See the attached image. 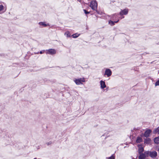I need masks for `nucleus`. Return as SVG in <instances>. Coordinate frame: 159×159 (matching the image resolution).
<instances>
[{
  "label": "nucleus",
  "mask_w": 159,
  "mask_h": 159,
  "mask_svg": "<svg viewBox=\"0 0 159 159\" xmlns=\"http://www.w3.org/2000/svg\"><path fill=\"white\" fill-rule=\"evenodd\" d=\"M74 81L75 82L76 84L79 85L80 84H82V82L85 81V78H80L79 79H75Z\"/></svg>",
  "instance_id": "f257e3e1"
},
{
  "label": "nucleus",
  "mask_w": 159,
  "mask_h": 159,
  "mask_svg": "<svg viewBox=\"0 0 159 159\" xmlns=\"http://www.w3.org/2000/svg\"><path fill=\"white\" fill-rule=\"evenodd\" d=\"M90 7L93 10H96V11H97L96 10L97 8V3L96 1H91L90 5Z\"/></svg>",
  "instance_id": "f03ea898"
},
{
  "label": "nucleus",
  "mask_w": 159,
  "mask_h": 159,
  "mask_svg": "<svg viewBox=\"0 0 159 159\" xmlns=\"http://www.w3.org/2000/svg\"><path fill=\"white\" fill-rule=\"evenodd\" d=\"M129 10L127 8H125L124 10H121V11L119 13V15L121 16L123 15H127L128 13Z\"/></svg>",
  "instance_id": "7ed1b4c3"
},
{
  "label": "nucleus",
  "mask_w": 159,
  "mask_h": 159,
  "mask_svg": "<svg viewBox=\"0 0 159 159\" xmlns=\"http://www.w3.org/2000/svg\"><path fill=\"white\" fill-rule=\"evenodd\" d=\"M56 52V51L54 49H50L46 50V53L47 54L53 55L55 54Z\"/></svg>",
  "instance_id": "20e7f679"
},
{
  "label": "nucleus",
  "mask_w": 159,
  "mask_h": 159,
  "mask_svg": "<svg viewBox=\"0 0 159 159\" xmlns=\"http://www.w3.org/2000/svg\"><path fill=\"white\" fill-rule=\"evenodd\" d=\"M112 74L111 70L109 69H106L105 70L104 75H107V77L110 76Z\"/></svg>",
  "instance_id": "39448f33"
},
{
  "label": "nucleus",
  "mask_w": 159,
  "mask_h": 159,
  "mask_svg": "<svg viewBox=\"0 0 159 159\" xmlns=\"http://www.w3.org/2000/svg\"><path fill=\"white\" fill-rule=\"evenodd\" d=\"M157 156V152L156 151H150V157L152 158H156Z\"/></svg>",
  "instance_id": "423d86ee"
},
{
  "label": "nucleus",
  "mask_w": 159,
  "mask_h": 159,
  "mask_svg": "<svg viewBox=\"0 0 159 159\" xmlns=\"http://www.w3.org/2000/svg\"><path fill=\"white\" fill-rule=\"evenodd\" d=\"M6 10V8L2 5H0V14H2Z\"/></svg>",
  "instance_id": "0eeeda50"
},
{
  "label": "nucleus",
  "mask_w": 159,
  "mask_h": 159,
  "mask_svg": "<svg viewBox=\"0 0 159 159\" xmlns=\"http://www.w3.org/2000/svg\"><path fill=\"white\" fill-rule=\"evenodd\" d=\"M150 129H148L146 130L144 133V136L146 138L148 137L149 136L151 132Z\"/></svg>",
  "instance_id": "6e6552de"
},
{
  "label": "nucleus",
  "mask_w": 159,
  "mask_h": 159,
  "mask_svg": "<svg viewBox=\"0 0 159 159\" xmlns=\"http://www.w3.org/2000/svg\"><path fill=\"white\" fill-rule=\"evenodd\" d=\"M100 84L101 86L100 87L101 89H104L106 87L105 83L104 81L102 80L100 81Z\"/></svg>",
  "instance_id": "1a4fd4ad"
},
{
  "label": "nucleus",
  "mask_w": 159,
  "mask_h": 159,
  "mask_svg": "<svg viewBox=\"0 0 159 159\" xmlns=\"http://www.w3.org/2000/svg\"><path fill=\"white\" fill-rule=\"evenodd\" d=\"M39 24L40 25H42L43 27H46L48 26H49L48 24H46L45 22H40L39 23Z\"/></svg>",
  "instance_id": "9d476101"
},
{
  "label": "nucleus",
  "mask_w": 159,
  "mask_h": 159,
  "mask_svg": "<svg viewBox=\"0 0 159 159\" xmlns=\"http://www.w3.org/2000/svg\"><path fill=\"white\" fill-rule=\"evenodd\" d=\"M146 157L145 154L144 153H142L140 154L139 157V159H144Z\"/></svg>",
  "instance_id": "9b49d317"
},
{
  "label": "nucleus",
  "mask_w": 159,
  "mask_h": 159,
  "mask_svg": "<svg viewBox=\"0 0 159 159\" xmlns=\"http://www.w3.org/2000/svg\"><path fill=\"white\" fill-rule=\"evenodd\" d=\"M119 20H118L117 21H116L113 22L111 20H110L109 21V24L110 25H111L112 26L113 25L115 24V23H117L118 21Z\"/></svg>",
  "instance_id": "f8f14e48"
},
{
  "label": "nucleus",
  "mask_w": 159,
  "mask_h": 159,
  "mask_svg": "<svg viewBox=\"0 0 159 159\" xmlns=\"http://www.w3.org/2000/svg\"><path fill=\"white\" fill-rule=\"evenodd\" d=\"M142 139L141 137H138L137 138V139L136 140V143H140L141 142H142Z\"/></svg>",
  "instance_id": "ddd939ff"
},
{
  "label": "nucleus",
  "mask_w": 159,
  "mask_h": 159,
  "mask_svg": "<svg viewBox=\"0 0 159 159\" xmlns=\"http://www.w3.org/2000/svg\"><path fill=\"white\" fill-rule=\"evenodd\" d=\"M154 141L155 143L156 144L159 143V136L155 138L154 139Z\"/></svg>",
  "instance_id": "4468645a"
},
{
  "label": "nucleus",
  "mask_w": 159,
  "mask_h": 159,
  "mask_svg": "<svg viewBox=\"0 0 159 159\" xmlns=\"http://www.w3.org/2000/svg\"><path fill=\"white\" fill-rule=\"evenodd\" d=\"M150 151H146L144 152V153L146 157H148L149 156H150Z\"/></svg>",
  "instance_id": "2eb2a0df"
},
{
  "label": "nucleus",
  "mask_w": 159,
  "mask_h": 159,
  "mask_svg": "<svg viewBox=\"0 0 159 159\" xmlns=\"http://www.w3.org/2000/svg\"><path fill=\"white\" fill-rule=\"evenodd\" d=\"M151 140L149 138H147L145 139L144 143L147 144H149L151 142Z\"/></svg>",
  "instance_id": "dca6fc26"
},
{
  "label": "nucleus",
  "mask_w": 159,
  "mask_h": 159,
  "mask_svg": "<svg viewBox=\"0 0 159 159\" xmlns=\"http://www.w3.org/2000/svg\"><path fill=\"white\" fill-rule=\"evenodd\" d=\"M153 132L154 133H158V134H159V128H157L155 129L153 131Z\"/></svg>",
  "instance_id": "f3484780"
},
{
  "label": "nucleus",
  "mask_w": 159,
  "mask_h": 159,
  "mask_svg": "<svg viewBox=\"0 0 159 159\" xmlns=\"http://www.w3.org/2000/svg\"><path fill=\"white\" fill-rule=\"evenodd\" d=\"M80 35V34H78V33H76V34H73L72 35V36L73 37V38H76L77 37H78Z\"/></svg>",
  "instance_id": "a211bd4d"
},
{
  "label": "nucleus",
  "mask_w": 159,
  "mask_h": 159,
  "mask_svg": "<svg viewBox=\"0 0 159 159\" xmlns=\"http://www.w3.org/2000/svg\"><path fill=\"white\" fill-rule=\"evenodd\" d=\"M144 151V149L143 148H139V150H138V152L139 153L141 154L142 153V152Z\"/></svg>",
  "instance_id": "6ab92c4d"
},
{
  "label": "nucleus",
  "mask_w": 159,
  "mask_h": 159,
  "mask_svg": "<svg viewBox=\"0 0 159 159\" xmlns=\"http://www.w3.org/2000/svg\"><path fill=\"white\" fill-rule=\"evenodd\" d=\"M65 34L66 35V37L68 38L70 37V32L69 31L66 32L65 33Z\"/></svg>",
  "instance_id": "aec40b11"
},
{
  "label": "nucleus",
  "mask_w": 159,
  "mask_h": 159,
  "mask_svg": "<svg viewBox=\"0 0 159 159\" xmlns=\"http://www.w3.org/2000/svg\"><path fill=\"white\" fill-rule=\"evenodd\" d=\"M83 11L86 14H88L90 12L87 11L86 10L84 9Z\"/></svg>",
  "instance_id": "412c9836"
},
{
  "label": "nucleus",
  "mask_w": 159,
  "mask_h": 159,
  "mask_svg": "<svg viewBox=\"0 0 159 159\" xmlns=\"http://www.w3.org/2000/svg\"><path fill=\"white\" fill-rule=\"evenodd\" d=\"M107 159H115V157L113 155H112L111 157H108Z\"/></svg>",
  "instance_id": "4be33fe9"
},
{
  "label": "nucleus",
  "mask_w": 159,
  "mask_h": 159,
  "mask_svg": "<svg viewBox=\"0 0 159 159\" xmlns=\"http://www.w3.org/2000/svg\"><path fill=\"white\" fill-rule=\"evenodd\" d=\"M156 86L159 85V80L157 81L155 84Z\"/></svg>",
  "instance_id": "5701e85b"
},
{
  "label": "nucleus",
  "mask_w": 159,
  "mask_h": 159,
  "mask_svg": "<svg viewBox=\"0 0 159 159\" xmlns=\"http://www.w3.org/2000/svg\"><path fill=\"white\" fill-rule=\"evenodd\" d=\"M44 50L42 51L39 52V53L41 54H42L43 52H44Z\"/></svg>",
  "instance_id": "b1692460"
},
{
  "label": "nucleus",
  "mask_w": 159,
  "mask_h": 159,
  "mask_svg": "<svg viewBox=\"0 0 159 159\" xmlns=\"http://www.w3.org/2000/svg\"><path fill=\"white\" fill-rule=\"evenodd\" d=\"M51 143H52V142H49L47 144L48 145L49 144H51Z\"/></svg>",
  "instance_id": "393cba45"
},
{
  "label": "nucleus",
  "mask_w": 159,
  "mask_h": 159,
  "mask_svg": "<svg viewBox=\"0 0 159 159\" xmlns=\"http://www.w3.org/2000/svg\"><path fill=\"white\" fill-rule=\"evenodd\" d=\"M39 53V52H38L37 53H35V54H37Z\"/></svg>",
  "instance_id": "a878e982"
},
{
  "label": "nucleus",
  "mask_w": 159,
  "mask_h": 159,
  "mask_svg": "<svg viewBox=\"0 0 159 159\" xmlns=\"http://www.w3.org/2000/svg\"><path fill=\"white\" fill-rule=\"evenodd\" d=\"M113 15H114V16L116 15V14H115Z\"/></svg>",
  "instance_id": "bb28decb"
},
{
  "label": "nucleus",
  "mask_w": 159,
  "mask_h": 159,
  "mask_svg": "<svg viewBox=\"0 0 159 159\" xmlns=\"http://www.w3.org/2000/svg\"><path fill=\"white\" fill-rule=\"evenodd\" d=\"M124 16H123V17H122V18H124Z\"/></svg>",
  "instance_id": "cd10ccee"
}]
</instances>
